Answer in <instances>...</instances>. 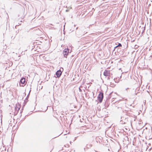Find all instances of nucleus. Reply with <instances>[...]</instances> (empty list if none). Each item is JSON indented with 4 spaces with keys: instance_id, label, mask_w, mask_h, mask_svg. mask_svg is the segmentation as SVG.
<instances>
[{
    "instance_id": "f257e3e1",
    "label": "nucleus",
    "mask_w": 152,
    "mask_h": 152,
    "mask_svg": "<svg viewBox=\"0 0 152 152\" xmlns=\"http://www.w3.org/2000/svg\"><path fill=\"white\" fill-rule=\"evenodd\" d=\"M104 97L103 93L100 92L98 96V100L100 103H101Z\"/></svg>"
},
{
    "instance_id": "f03ea898",
    "label": "nucleus",
    "mask_w": 152,
    "mask_h": 152,
    "mask_svg": "<svg viewBox=\"0 0 152 152\" xmlns=\"http://www.w3.org/2000/svg\"><path fill=\"white\" fill-rule=\"evenodd\" d=\"M69 53V49H65L63 51V54L64 57L66 58V56L68 55Z\"/></svg>"
},
{
    "instance_id": "7ed1b4c3",
    "label": "nucleus",
    "mask_w": 152,
    "mask_h": 152,
    "mask_svg": "<svg viewBox=\"0 0 152 152\" xmlns=\"http://www.w3.org/2000/svg\"><path fill=\"white\" fill-rule=\"evenodd\" d=\"M103 74L105 76H109L110 75V71L105 70Z\"/></svg>"
},
{
    "instance_id": "20e7f679",
    "label": "nucleus",
    "mask_w": 152,
    "mask_h": 152,
    "mask_svg": "<svg viewBox=\"0 0 152 152\" xmlns=\"http://www.w3.org/2000/svg\"><path fill=\"white\" fill-rule=\"evenodd\" d=\"M61 74L62 72L60 70H58L56 73L57 77H60L61 75Z\"/></svg>"
},
{
    "instance_id": "39448f33",
    "label": "nucleus",
    "mask_w": 152,
    "mask_h": 152,
    "mask_svg": "<svg viewBox=\"0 0 152 152\" xmlns=\"http://www.w3.org/2000/svg\"><path fill=\"white\" fill-rule=\"evenodd\" d=\"M26 82V80L25 78L23 77L21 78L20 82V84H22L23 85Z\"/></svg>"
},
{
    "instance_id": "423d86ee",
    "label": "nucleus",
    "mask_w": 152,
    "mask_h": 152,
    "mask_svg": "<svg viewBox=\"0 0 152 152\" xmlns=\"http://www.w3.org/2000/svg\"><path fill=\"white\" fill-rule=\"evenodd\" d=\"M92 146V144L90 143L87 144L86 146V147L87 148H91Z\"/></svg>"
},
{
    "instance_id": "0eeeda50",
    "label": "nucleus",
    "mask_w": 152,
    "mask_h": 152,
    "mask_svg": "<svg viewBox=\"0 0 152 152\" xmlns=\"http://www.w3.org/2000/svg\"><path fill=\"white\" fill-rule=\"evenodd\" d=\"M121 46H122L121 44V43H119L118 44V45L117 46L115 47L114 48H115H115H116L118 47H121Z\"/></svg>"
},
{
    "instance_id": "6e6552de",
    "label": "nucleus",
    "mask_w": 152,
    "mask_h": 152,
    "mask_svg": "<svg viewBox=\"0 0 152 152\" xmlns=\"http://www.w3.org/2000/svg\"><path fill=\"white\" fill-rule=\"evenodd\" d=\"M143 28V30L142 31V33H143L144 32V30H145V27L143 28Z\"/></svg>"
},
{
    "instance_id": "1a4fd4ad",
    "label": "nucleus",
    "mask_w": 152,
    "mask_h": 152,
    "mask_svg": "<svg viewBox=\"0 0 152 152\" xmlns=\"http://www.w3.org/2000/svg\"><path fill=\"white\" fill-rule=\"evenodd\" d=\"M79 91L80 92H81L82 91V90L79 88Z\"/></svg>"
},
{
    "instance_id": "9d476101",
    "label": "nucleus",
    "mask_w": 152,
    "mask_h": 152,
    "mask_svg": "<svg viewBox=\"0 0 152 152\" xmlns=\"http://www.w3.org/2000/svg\"><path fill=\"white\" fill-rule=\"evenodd\" d=\"M150 57H152V55H151L150 56Z\"/></svg>"
},
{
    "instance_id": "9b49d317",
    "label": "nucleus",
    "mask_w": 152,
    "mask_h": 152,
    "mask_svg": "<svg viewBox=\"0 0 152 152\" xmlns=\"http://www.w3.org/2000/svg\"><path fill=\"white\" fill-rule=\"evenodd\" d=\"M20 86H24L23 85H21Z\"/></svg>"
},
{
    "instance_id": "f8f14e48",
    "label": "nucleus",
    "mask_w": 152,
    "mask_h": 152,
    "mask_svg": "<svg viewBox=\"0 0 152 152\" xmlns=\"http://www.w3.org/2000/svg\"><path fill=\"white\" fill-rule=\"evenodd\" d=\"M19 109H20V108H18V110H19Z\"/></svg>"
}]
</instances>
